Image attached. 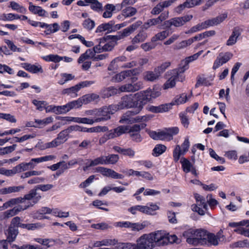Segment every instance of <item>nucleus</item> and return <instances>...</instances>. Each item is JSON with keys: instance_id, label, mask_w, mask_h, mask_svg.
Wrapping results in <instances>:
<instances>
[{"instance_id": "f257e3e1", "label": "nucleus", "mask_w": 249, "mask_h": 249, "mask_svg": "<svg viewBox=\"0 0 249 249\" xmlns=\"http://www.w3.org/2000/svg\"><path fill=\"white\" fill-rule=\"evenodd\" d=\"M159 238H161V236L158 231L143 234L137 239L136 249H152L156 245L160 246Z\"/></svg>"}, {"instance_id": "f03ea898", "label": "nucleus", "mask_w": 249, "mask_h": 249, "mask_svg": "<svg viewBox=\"0 0 249 249\" xmlns=\"http://www.w3.org/2000/svg\"><path fill=\"white\" fill-rule=\"evenodd\" d=\"M190 234L186 239V242L194 246H202L206 245V238H208V232L203 229L190 230L186 232Z\"/></svg>"}, {"instance_id": "7ed1b4c3", "label": "nucleus", "mask_w": 249, "mask_h": 249, "mask_svg": "<svg viewBox=\"0 0 249 249\" xmlns=\"http://www.w3.org/2000/svg\"><path fill=\"white\" fill-rule=\"evenodd\" d=\"M185 71V68H177L168 71L166 75L170 76L168 79L163 85L164 89H168L174 87L176 85V81L183 82L185 80V75L183 73Z\"/></svg>"}, {"instance_id": "20e7f679", "label": "nucleus", "mask_w": 249, "mask_h": 249, "mask_svg": "<svg viewBox=\"0 0 249 249\" xmlns=\"http://www.w3.org/2000/svg\"><path fill=\"white\" fill-rule=\"evenodd\" d=\"M187 99V95L183 93L179 97H177L175 100V103L165 104L158 106H150L148 107L149 111L153 113H161L166 112L172 108L175 105H179L185 103Z\"/></svg>"}, {"instance_id": "39448f33", "label": "nucleus", "mask_w": 249, "mask_h": 249, "mask_svg": "<svg viewBox=\"0 0 249 249\" xmlns=\"http://www.w3.org/2000/svg\"><path fill=\"white\" fill-rule=\"evenodd\" d=\"M137 101L135 94L125 95L122 97L121 100L117 105H114L116 110L124 108H134L137 109Z\"/></svg>"}, {"instance_id": "423d86ee", "label": "nucleus", "mask_w": 249, "mask_h": 249, "mask_svg": "<svg viewBox=\"0 0 249 249\" xmlns=\"http://www.w3.org/2000/svg\"><path fill=\"white\" fill-rule=\"evenodd\" d=\"M135 97L137 101L136 105H137L136 113H139L144 105L151 101L150 95L147 89L135 94Z\"/></svg>"}, {"instance_id": "0eeeda50", "label": "nucleus", "mask_w": 249, "mask_h": 249, "mask_svg": "<svg viewBox=\"0 0 249 249\" xmlns=\"http://www.w3.org/2000/svg\"><path fill=\"white\" fill-rule=\"evenodd\" d=\"M116 111L114 105L104 107L98 109L97 115L95 121L97 123L107 121L110 118V115L113 114Z\"/></svg>"}, {"instance_id": "6e6552de", "label": "nucleus", "mask_w": 249, "mask_h": 249, "mask_svg": "<svg viewBox=\"0 0 249 249\" xmlns=\"http://www.w3.org/2000/svg\"><path fill=\"white\" fill-rule=\"evenodd\" d=\"M127 60V58L124 55H122L114 58L110 63L108 67V70L110 71L117 70L119 67L123 68H132L136 65V62L134 61L126 63L123 65L120 64V62H125Z\"/></svg>"}, {"instance_id": "1a4fd4ad", "label": "nucleus", "mask_w": 249, "mask_h": 249, "mask_svg": "<svg viewBox=\"0 0 249 249\" xmlns=\"http://www.w3.org/2000/svg\"><path fill=\"white\" fill-rule=\"evenodd\" d=\"M193 18L192 15H186L182 17H175L172 18L164 22V25L166 28H170L174 26L176 28L180 27Z\"/></svg>"}, {"instance_id": "9d476101", "label": "nucleus", "mask_w": 249, "mask_h": 249, "mask_svg": "<svg viewBox=\"0 0 249 249\" xmlns=\"http://www.w3.org/2000/svg\"><path fill=\"white\" fill-rule=\"evenodd\" d=\"M53 187V185L50 184H40L36 186L35 188L31 190L28 194L33 193V198H32V202L30 203L31 206H33L35 204L38 203V202L41 198V196L37 193L38 190H40L42 191L46 192L49 191Z\"/></svg>"}, {"instance_id": "9b49d317", "label": "nucleus", "mask_w": 249, "mask_h": 249, "mask_svg": "<svg viewBox=\"0 0 249 249\" xmlns=\"http://www.w3.org/2000/svg\"><path fill=\"white\" fill-rule=\"evenodd\" d=\"M142 24V22L137 21L135 23L132 24L129 27L124 29L121 32V34L116 36H108L110 38H114L115 40H120L125 37L129 36L134 31H135L139 26Z\"/></svg>"}, {"instance_id": "f8f14e48", "label": "nucleus", "mask_w": 249, "mask_h": 249, "mask_svg": "<svg viewBox=\"0 0 249 249\" xmlns=\"http://www.w3.org/2000/svg\"><path fill=\"white\" fill-rule=\"evenodd\" d=\"M190 147V142L188 138H185L184 142L181 144V148L179 145H177L173 151V158L176 162L178 161L181 155H184L186 153Z\"/></svg>"}, {"instance_id": "ddd939ff", "label": "nucleus", "mask_w": 249, "mask_h": 249, "mask_svg": "<svg viewBox=\"0 0 249 249\" xmlns=\"http://www.w3.org/2000/svg\"><path fill=\"white\" fill-rule=\"evenodd\" d=\"M158 231L161 236V238H159L160 246L166 245L168 243H179L180 241V239L175 234H166L163 231Z\"/></svg>"}, {"instance_id": "4468645a", "label": "nucleus", "mask_w": 249, "mask_h": 249, "mask_svg": "<svg viewBox=\"0 0 249 249\" xmlns=\"http://www.w3.org/2000/svg\"><path fill=\"white\" fill-rule=\"evenodd\" d=\"M233 56L230 52L220 53L213 63V69L216 70L228 62Z\"/></svg>"}, {"instance_id": "2eb2a0df", "label": "nucleus", "mask_w": 249, "mask_h": 249, "mask_svg": "<svg viewBox=\"0 0 249 249\" xmlns=\"http://www.w3.org/2000/svg\"><path fill=\"white\" fill-rule=\"evenodd\" d=\"M97 172L102 174L104 176L110 177L114 179H123L124 176L115 171L104 167H98L96 168Z\"/></svg>"}, {"instance_id": "dca6fc26", "label": "nucleus", "mask_w": 249, "mask_h": 249, "mask_svg": "<svg viewBox=\"0 0 249 249\" xmlns=\"http://www.w3.org/2000/svg\"><path fill=\"white\" fill-rule=\"evenodd\" d=\"M33 193L27 194L24 195L23 197H19L15 198H12L7 201L3 205V207L7 209L8 207H12L16 204L23 203L26 200H31L33 198Z\"/></svg>"}, {"instance_id": "f3484780", "label": "nucleus", "mask_w": 249, "mask_h": 249, "mask_svg": "<svg viewBox=\"0 0 249 249\" xmlns=\"http://www.w3.org/2000/svg\"><path fill=\"white\" fill-rule=\"evenodd\" d=\"M243 30L239 27L233 28L231 34L227 40L226 45L228 46H233L237 42L238 38L241 36Z\"/></svg>"}, {"instance_id": "a211bd4d", "label": "nucleus", "mask_w": 249, "mask_h": 249, "mask_svg": "<svg viewBox=\"0 0 249 249\" xmlns=\"http://www.w3.org/2000/svg\"><path fill=\"white\" fill-rule=\"evenodd\" d=\"M99 98V96L95 93L86 94L82 97L78 98L75 102H78V104L76 105L77 108L81 107L83 104H88L89 103L95 101Z\"/></svg>"}, {"instance_id": "6ab92c4d", "label": "nucleus", "mask_w": 249, "mask_h": 249, "mask_svg": "<svg viewBox=\"0 0 249 249\" xmlns=\"http://www.w3.org/2000/svg\"><path fill=\"white\" fill-rule=\"evenodd\" d=\"M143 88V83L142 81H138L137 84H130V83L124 84L121 86L120 90L122 92H135Z\"/></svg>"}, {"instance_id": "aec40b11", "label": "nucleus", "mask_w": 249, "mask_h": 249, "mask_svg": "<svg viewBox=\"0 0 249 249\" xmlns=\"http://www.w3.org/2000/svg\"><path fill=\"white\" fill-rule=\"evenodd\" d=\"M31 204L25 205H18V206L14 207L13 209L7 210L4 213L3 215L4 218H9L18 214L19 212L26 210L29 207H31Z\"/></svg>"}, {"instance_id": "412c9836", "label": "nucleus", "mask_w": 249, "mask_h": 249, "mask_svg": "<svg viewBox=\"0 0 249 249\" xmlns=\"http://www.w3.org/2000/svg\"><path fill=\"white\" fill-rule=\"evenodd\" d=\"M227 18L226 13L223 14L214 18L207 20L204 22L206 28L210 26L217 25L223 22Z\"/></svg>"}, {"instance_id": "4be33fe9", "label": "nucleus", "mask_w": 249, "mask_h": 249, "mask_svg": "<svg viewBox=\"0 0 249 249\" xmlns=\"http://www.w3.org/2000/svg\"><path fill=\"white\" fill-rule=\"evenodd\" d=\"M137 109H134L133 110H129L126 112L122 117L120 120L121 123H124L127 124H132L133 116L137 114L136 113Z\"/></svg>"}, {"instance_id": "5701e85b", "label": "nucleus", "mask_w": 249, "mask_h": 249, "mask_svg": "<svg viewBox=\"0 0 249 249\" xmlns=\"http://www.w3.org/2000/svg\"><path fill=\"white\" fill-rule=\"evenodd\" d=\"M113 149L124 156H128L130 158H133L135 155V151L131 148H123L118 146L113 147Z\"/></svg>"}, {"instance_id": "b1692460", "label": "nucleus", "mask_w": 249, "mask_h": 249, "mask_svg": "<svg viewBox=\"0 0 249 249\" xmlns=\"http://www.w3.org/2000/svg\"><path fill=\"white\" fill-rule=\"evenodd\" d=\"M80 89L77 84L70 87L63 89L62 91V94L67 95L71 98H75L77 97V92L80 90Z\"/></svg>"}, {"instance_id": "393cba45", "label": "nucleus", "mask_w": 249, "mask_h": 249, "mask_svg": "<svg viewBox=\"0 0 249 249\" xmlns=\"http://www.w3.org/2000/svg\"><path fill=\"white\" fill-rule=\"evenodd\" d=\"M29 10L34 14L38 15L40 17H46L47 12L40 6L33 5L31 2H29Z\"/></svg>"}, {"instance_id": "a878e982", "label": "nucleus", "mask_w": 249, "mask_h": 249, "mask_svg": "<svg viewBox=\"0 0 249 249\" xmlns=\"http://www.w3.org/2000/svg\"><path fill=\"white\" fill-rule=\"evenodd\" d=\"M18 233V229L15 227L9 226L7 231V240L8 242L14 241Z\"/></svg>"}, {"instance_id": "bb28decb", "label": "nucleus", "mask_w": 249, "mask_h": 249, "mask_svg": "<svg viewBox=\"0 0 249 249\" xmlns=\"http://www.w3.org/2000/svg\"><path fill=\"white\" fill-rule=\"evenodd\" d=\"M133 71L132 70H127L121 72L116 74L113 77V80L115 82H121L127 77H129L133 75Z\"/></svg>"}, {"instance_id": "cd10ccee", "label": "nucleus", "mask_w": 249, "mask_h": 249, "mask_svg": "<svg viewBox=\"0 0 249 249\" xmlns=\"http://www.w3.org/2000/svg\"><path fill=\"white\" fill-rule=\"evenodd\" d=\"M86 2L90 3V8L94 11L99 13L102 12L103 7L102 4L98 0H84Z\"/></svg>"}, {"instance_id": "c85d7f7f", "label": "nucleus", "mask_w": 249, "mask_h": 249, "mask_svg": "<svg viewBox=\"0 0 249 249\" xmlns=\"http://www.w3.org/2000/svg\"><path fill=\"white\" fill-rule=\"evenodd\" d=\"M78 102H75L74 100L68 103L63 106H59L61 114H65L73 108H77L76 105Z\"/></svg>"}, {"instance_id": "c756f323", "label": "nucleus", "mask_w": 249, "mask_h": 249, "mask_svg": "<svg viewBox=\"0 0 249 249\" xmlns=\"http://www.w3.org/2000/svg\"><path fill=\"white\" fill-rule=\"evenodd\" d=\"M24 187L22 186H10L8 187L0 189V194L6 195L12 193L18 192L23 189Z\"/></svg>"}, {"instance_id": "7c9ffc66", "label": "nucleus", "mask_w": 249, "mask_h": 249, "mask_svg": "<svg viewBox=\"0 0 249 249\" xmlns=\"http://www.w3.org/2000/svg\"><path fill=\"white\" fill-rule=\"evenodd\" d=\"M113 24L114 22L112 21L107 23L102 24L97 27L96 32L100 33L106 31H107L108 32H111L113 31Z\"/></svg>"}, {"instance_id": "2f4dec72", "label": "nucleus", "mask_w": 249, "mask_h": 249, "mask_svg": "<svg viewBox=\"0 0 249 249\" xmlns=\"http://www.w3.org/2000/svg\"><path fill=\"white\" fill-rule=\"evenodd\" d=\"M147 37V34L143 31H141L132 39L133 44H136L143 42Z\"/></svg>"}, {"instance_id": "473e14b6", "label": "nucleus", "mask_w": 249, "mask_h": 249, "mask_svg": "<svg viewBox=\"0 0 249 249\" xmlns=\"http://www.w3.org/2000/svg\"><path fill=\"white\" fill-rule=\"evenodd\" d=\"M203 51H200L198 53L190 56L184 60V64L182 66L179 67L178 68H185V71L187 70L189 68L188 64L189 63L192 62L194 60H195L198 58V57L202 54Z\"/></svg>"}, {"instance_id": "72a5a7b5", "label": "nucleus", "mask_w": 249, "mask_h": 249, "mask_svg": "<svg viewBox=\"0 0 249 249\" xmlns=\"http://www.w3.org/2000/svg\"><path fill=\"white\" fill-rule=\"evenodd\" d=\"M160 75L159 73L155 71V68L154 71H147L145 72L144 78L145 80L148 81H154L158 79Z\"/></svg>"}, {"instance_id": "f704fd0d", "label": "nucleus", "mask_w": 249, "mask_h": 249, "mask_svg": "<svg viewBox=\"0 0 249 249\" xmlns=\"http://www.w3.org/2000/svg\"><path fill=\"white\" fill-rule=\"evenodd\" d=\"M171 33L168 30L163 31L157 34L155 36H153L151 38V41L154 42L158 40H162L168 36Z\"/></svg>"}, {"instance_id": "c9c22d12", "label": "nucleus", "mask_w": 249, "mask_h": 249, "mask_svg": "<svg viewBox=\"0 0 249 249\" xmlns=\"http://www.w3.org/2000/svg\"><path fill=\"white\" fill-rule=\"evenodd\" d=\"M107 38L111 40V41L106 42L103 44L102 49L103 50V52H107L111 51L113 50L114 47L117 44L116 41L118 40H115L114 38H110L108 36H107Z\"/></svg>"}, {"instance_id": "e433bc0d", "label": "nucleus", "mask_w": 249, "mask_h": 249, "mask_svg": "<svg viewBox=\"0 0 249 249\" xmlns=\"http://www.w3.org/2000/svg\"><path fill=\"white\" fill-rule=\"evenodd\" d=\"M219 240L218 237L212 233L208 232V238H206V245L217 246L218 245Z\"/></svg>"}, {"instance_id": "4c0bfd02", "label": "nucleus", "mask_w": 249, "mask_h": 249, "mask_svg": "<svg viewBox=\"0 0 249 249\" xmlns=\"http://www.w3.org/2000/svg\"><path fill=\"white\" fill-rule=\"evenodd\" d=\"M148 225V222L147 221H144L142 223H132L130 222V228L133 231H140L142 230Z\"/></svg>"}, {"instance_id": "58836bf2", "label": "nucleus", "mask_w": 249, "mask_h": 249, "mask_svg": "<svg viewBox=\"0 0 249 249\" xmlns=\"http://www.w3.org/2000/svg\"><path fill=\"white\" fill-rule=\"evenodd\" d=\"M70 133L71 132L68 127L67 129L61 131L58 134L56 139L58 142H60V144L64 143L67 141V137Z\"/></svg>"}, {"instance_id": "ea45409f", "label": "nucleus", "mask_w": 249, "mask_h": 249, "mask_svg": "<svg viewBox=\"0 0 249 249\" xmlns=\"http://www.w3.org/2000/svg\"><path fill=\"white\" fill-rule=\"evenodd\" d=\"M137 12L136 8L131 6H127L122 10V15L125 17L134 16Z\"/></svg>"}, {"instance_id": "a19ab883", "label": "nucleus", "mask_w": 249, "mask_h": 249, "mask_svg": "<svg viewBox=\"0 0 249 249\" xmlns=\"http://www.w3.org/2000/svg\"><path fill=\"white\" fill-rule=\"evenodd\" d=\"M105 11L103 14V17L104 18H110L112 16V13L114 11V5L107 4L105 6Z\"/></svg>"}, {"instance_id": "79ce46f5", "label": "nucleus", "mask_w": 249, "mask_h": 249, "mask_svg": "<svg viewBox=\"0 0 249 249\" xmlns=\"http://www.w3.org/2000/svg\"><path fill=\"white\" fill-rule=\"evenodd\" d=\"M182 167L184 172L188 173L191 171V169L193 167V164L191 162L185 158H182L180 160Z\"/></svg>"}, {"instance_id": "37998d69", "label": "nucleus", "mask_w": 249, "mask_h": 249, "mask_svg": "<svg viewBox=\"0 0 249 249\" xmlns=\"http://www.w3.org/2000/svg\"><path fill=\"white\" fill-rule=\"evenodd\" d=\"M206 29L204 22L199 23L193 27H192L190 30L186 31L185 34H191L198 31H201L203 29Z\"/></svg>"}, {"instance_id": "c03bdc74", "label": "nucleus", "mask_w": 249, "mask_h": 249, "mask_svg": "<svg viewBox=\"0 0 249 249\" xmlns=\"http://www.w3.org/2000/svg\"><path fill=\"white\" fill-rule=\"evenodd\" d=\"M166 149V147L164 145L157 144L153 149L152 154L155 157H158L164 153Z\"/></svg>"}, {"instance_id": "a18cd8bd", "label": "nucleus", "mask_w": 249, "mask_h": 249, "mask_svg": "<svg viewBox=\"0 0 249 249\" xmlns=\"http://www.w3.org/2000/svg\"><path fill=\"white\" fill-rule=\"evenodd\" d=\"M46 27V30L44 31L46 35H50L51 34L55 33L59 30V26L58 23L48 24Z\"/></svg>"}, {"instance_id": "49530a36", "label": "nucleus", "mask_w": 249, "mask_h": 249, "mask_svg": "<svg viewBox=\"0 0 249 249\" xmlns=\"http://www.w3.org/2000/svg\"><path fill=\"white\" fill-rule=\"evenodd\" d=\"M107 41L106 38L105 37L101 38L96 40V42L98 43L93 47V50L95 53H100L103 52V44Z\"/></svg>"}, {"instance_id": "de8ad7c7", "label": "nucleus", "mask_w": 249, "mask_h": 249, "mask_svg": "<svg viewBox=\"0 0 249 249\" xmlns=\"http://www.w3.org/2000/svg\"><path fill=\"white\" fill-rule=\"evenodd\" d=\"M60 75L62 78L58 81V83L61 85H64L68 81L74 78V76L70 73H63Z\"/></svg>"}, {"instance_id": "09e8293b", "label": "nucleus", "mask_w": 249, "mask_h": 249, "mask_svg": "<svg viewBox=\"0 0 249 249\" xmlns=\"http://www.w3.org/2000/svg\"><path fill=\"white\" fill-rule=\"evenodd\" d=\"M17 146V144H14L5 147H0V155L3 156L12 153L16 149Z\"/></svg>"}, {"instance_id": "8fccbe9b", "label": "nucleus", "mask_w": 249, "mask_h": 249, "mask_svg": "<svg viewBox=\"0 0 249 249\" xmlns=\"http://www.w3.org/2000/svg\"><path fill=\"white\" fill-rule=\"evenodd\" d=\"M13 169L14 175H15L17 173L28 170L29 169V167H28L26 162H22L14 167Z\"/></svg>"}, {"instance_id": "3c124183", "label": "nucleus", "mask_w": 249, "mask_h": 249, "mask_svg": "<svg viewBox=\"0 0 249 249\" xmlns=\"http://www.w3.org/2000/svg\"><path fill=\"white\" fill-rule=\"evenodd\" d=\"M117 245V249H136V244L131 243H118Z\"/></svg>"}, {"instance_id": "603ef678", "label": "nucleus", "mask_w": 249, "mask_h": 249, "mask_svg": "<svg viewBox=\"0 0 249 249\" xmlns=\"http://www.w3.org/2000/svg\"><path fill=\"white\" fill-rule=\"evenodd\" d=\"M211 83L207 78L202 77H198L197 82L196 84V88H198L201 85L209 86L211 85Z\"/></svg>"}, {"instance_id": "864d4df0", "label": "nucleus", "mask_w": 249, "mask_h": 249, "mask_svg": "<svg viewBox=\"0 0 249 249\" xmlns=\"http://www.w3.org/2000/svg\"><path fill=\"white\" fill-rule=\"evenodd\" d=\"M195 197L197 203V205H198L199 206H201V207L206 210L207 208V205L206 203L205 198L202 196L197 194H196L195 195Z\"/></svg>"}, {"instance_id": "5fc2aeb1", "label": "nucleus", "mask_w": 249, "mask_h": 249, "mask_svg": "<svg viewBox=\"0 0 249 249\" xmlns=\"http://www.w3.org/2000/svg\"><path fill=\"white\" fill-rule=\"evenodd\" d=\"M167 134L169 135L168 141L173 139V136L176 135L179 132V129L178 127H172L165 128Z\"/></svg>"}, {"instance_id": "6e6d98bb", "label": "nucleus", "mask_w": 249, "mask_h": 249, "mask_svg": "<svg viewBox=\"0 0 249 249\" xmlns=\"http://www.w3.org/2000/svg\"><path fill=\"white\" fill-rule=\"evenodd\" d=\"M10 6L12 9L16 10L21 13H25L26 12V8L15 1H11Z\"/></svg>"}, {"instance_id": "4d7b16f0", "label": "nucleus", "mask_w": 249, "mask_h": 249, "mask_svg": "<svg viewBox=\"0 0 249 249\" xmlns=\"http://www.w3.org/2000/svg\"><path fill=\"white\" fill-rule=\"evenodd\" d=\"M91 227L93 229L101 230H105L108 229L112 228L111 226L108 225V224L105 222H102L97 224H93L91 225Z\"/></svg>"}, {"instance_id": "13d9d810", "label": "nucleus", "mask_w": 249, "mask_h": 249, "mask_svg": "<svg viewBox=\"0 0 249 249\" xmlns=\"http://www.w3.org/2000/svg\"><path fill=\"white\" fill-rule=\"evenodd\" d=\"M82 25L84 28L88 30H92L95 25L94 21L90 18L85 19L83 21Z\"/></svg>"}, {"instance_id": "bf43d9fd", "label": "nucleus", "mask_w": 249, "mask_h": 249, "mask_svg": "<svg viewBox=\"0 0 249 249\" xmlns=\"http://www.w3.org/2000/svg\"><path fill=\"white\" fill-rule=\"evenodd\" d=\"M53 118L49 117L43 120L36 119L35 123L39 126H45L53 122Z\"/></svg>"}, {"instance_id": "052dcab7", "label": "nucleus", "mask_w": 249, "mask_h": 249, "mask_svg": "<svg viewBox=\"0 0 249 249\" xmlns=\"http://www.w3.org/2000/svg\"><path fill=\"white\" fill-rule=\"evenodd\" d=\"M146 126L145 124H134L132 126L129 127L128 132L130 134L132 133H139L142 128H143Z\"/></svg>"}, {"instance_id": "680f3d73", "label": "nucleus", "mask_w": 249, "mask_h": 249, "mask_svg": "<svg viewBox=\"0 0 249 249\" xmlns=\"http://www.w3.org/2000/svg\"><path fill=\"white\" fill-rule=\"evenodd\" d=\"M107 158V164H115L119 160V157L118 155L110 154L106 156Z\"/></svg>"}, {"instance_id": "e2e57ef3", "label": "nucleus", "mask_w": 249, "mask_h": 249, "mask_svg": "<svg viewBox=\"0 0 249 249\" xmlns=\"http://www.w3.org/2000/svg\"><path fill=\"white\" fill-rule=\"evenodd\" d=\"M170 64L169 62H164L160 66L155 68V71H157L160 75L170 66Z\"/></svg>"}, {"instance_id": "0e129e2a", "label": "nucleus", "mask_w": 249, "mask_h": 249, "mask_svg": "<svg viewBox=\"0 0 249 249\" xmlns=\"http://www.w3.org/2000/svg\"><path fill=\"white\" fill-rule=\"evenodd\" d=\"M5 43L7 44L8 47L12 51V52H21L22 50L20 48H18L13 43V41L6 39L5 40Z\"/></svg>"}, {"instance_id": "69168bd1", "label": "nucleus", "mask_w": 249, "mask_h": 249, "mask_svg": "<svg viewBox=\"0 0 249 249\" xmlns=\"http://www.w3.org/2000/svg\"><path fill=\"white\" fill-rule=\"evenodd\" d=\"M114 129L116 131L115 133H116L117 136L119 137L121 135L128 132L129 130V126L121 125L115 128Z\"/></svg>"}, {"instance_id": "338daca9", "label": "nucleus", "mask_w": 249, "mask_h": 249, "mask_svg": "<svg viewBox=\"0 0 249 249\" xmlns=\"http://www.w3.org/2000/svg\"><path fill=\"white\" fill-rule=\"evenodd\" d=\"M0 119H3L11 123H16L17 120L10 114L0 113Z\"/></svg>"}, {"instance_id": "774afa93", "label": "nucleus", "mask_w": 249, "mask_h": 249, "mask_svg": "<svg viewBox=\"0 0 249 249\" xmlns=\"http://www.w3.org/2000/svg\"><path fill=\"white\" fill-rule=\"evenodd\" d=\"M147 205L148 215H154L155 214V212L160 209V207L157 205L153 203H148Z\"/></svg>"}]
</instances>
